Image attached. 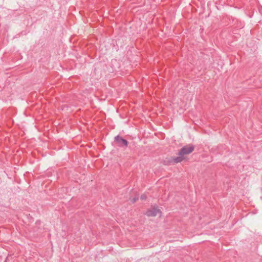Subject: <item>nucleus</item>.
Returning a JSON list of instances; mask_svg holds the SVG:
<instances>
[{
	"instance_id": "f257e3e1",
	"label": "nucleus",
	"mask_w": 262,
	"mask_h": 262,
	"mask_svg": "<svg viewBox=\"0 0 262 262\" xmlns=\"http://www.w3.org/2000/svg\"><path fill=\"white\" fill-rule=\"evenodd\" d=\"M194 149L192 145H186L183 147L178 153V157L173 158L174 163H178L182 162L184 160V156L191 153Z\"/></svg>"
},
{
	"instance_id": "f03ea898",
	"label": "nucleus",
	"mask_w": 262,
	"mask_h": 262,
	"mask_svg": "<svg viewBox=\"0 0 262 262\" xmlns=\"http://www.w3.org/2000/svg\"><path fill=\"white\" fill-rule=\"evenodd\" d=\"M115 141L117 143L118 146L119 147H127L128 143L126 140L122 138L119 136H117L115 137Z\"/></svg>"
},
{
	"instance_id": "7ed1b4c3",
	"label": "nucleus",
	"mask_w": 262,
	"mask_h": 262,
	"mask_svg": "<svg viewBox=\"0 0 262 262\" xmlns=\"http://www.w3.org/2000/svg\"><path fill=\"white\" fill-rule=\"evenodd\" d=\"M161 211L158 207H154L146 211V214L148 216H155L158 214L161 215Z\"/></svg>"
},
{
	"instance_id": "20e7f679",
	"label": "nucleus",
	"mask_w": 262,
	"mask_h": 262,
	"mask_svg": "<svg viewBox=\"0 0 262 262\" xmlns=\"http://www.w3.org/2000/svg\"><path fill=\"white\" fill-rule=\"evenodd\" d=\"M146 199V195L145 194H142L141 196V200H145Z\"/></svg>"
}]
</instances>
